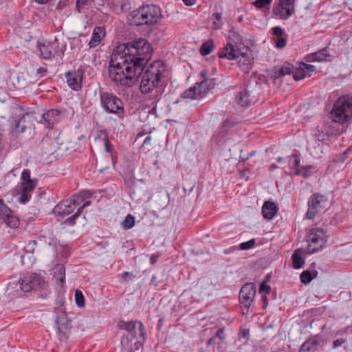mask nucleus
Listing matches in <instances>:
<instances>
[{"label": "nucleus", "instance_id": "17", "mask_svg": "<svg viewBox=\"0 0 352 352\" xmlns=\"http://www.w3.org/2000/svg\"><path fill=\"white\" fill-rule=\"evenodd\" d=\"M38 180L37 179H34V182H21L20 188L18 190V195H20V202L22 204H25L30 199L31 192L36 186Z\"/></svg>", "mask_w": 352, "mask_h": 352}, {"label": "nucleus", "instance_id": "52", "mask_svg": "<svg viewBox=\"0 0 352 352\" xmlns=\"http://www.w3.org/2000/svg\"><path fill=\"white\" fill-rule=\"evenodd\" d=\"M88 0H77L76 4V10L80 12L81 10L87 4Z\"/></svg>", "mask_w": 352, "mask_h": 352}, {"label": "nucleus", "instance_id": "40", "mask_svg": "<svg viewBox=\"0 0 352 352\" xmlns=\"http://www.w3.org/2000/svg\"><path fill=\"white\" fill-rule=\"evenodd\" d=\"M255 245V239H252L248 241L243 242L239 245V249L241 250H248L252 248Z\"/></svg>", "mask_w": 352, "mask_h": 352}, {"label": "nucleus", "instance_id": "34", "mask_svg": "<svg viewBox=\"0 0 352 352\" xmlns=\"http://www.w3.org/2000/svg\"><path fill=\"white\" fill-rule=\"evenodd\" d=\"M3 221L10 228H15L19 225V219L12 213L7 216Z\"/></svg>", "mask_w": 352, "mask_h": 352}, {"label": "nucleus", "instance_id": "63", "mask_svg": "<svg viewBox=\"0 0 352 352\" xmlns=\"http://www.w3.org/2000/svg\"><path fill=\"white\" fill-rule=\"evenodd\" d=\"M197 0H182L184 3L187 6H191L196 3Z\"/></svg>", "mask_w": 352, "mask_h": 352}, {"label": "nucleus", "instance_id": "50", "mask_svg": "<svg viewBox=\"0 0 352 352\" xmlns=\"http://www.w3.org/2000/svg\"><path fill=\"white\" fill-rule=\"evenodd\" d=\"M284 72L282 68L274 67L273 69V76L274 78H279L284 76Z\"/></svg>", "mask_w": 352, "mask_h": 352}, {"label": "nucleus", "instance_id": "8", "mask_svg": "<svg viewBox=\"0 0 352 352\" xmlns=\"http://www.w3.org/2000/svg\"><path fill=\"white\" fill-rule=\"evenodd\" d=\"M101 107L105 112L122 116L124 108L122 100L112 93L102 91L100 93Z\"/></svg>", "mask_w": 352, "mask_h": 352}, {"label": "nucleus", "instance_id": "51", "mask_svg": "<svg viewBox=\"0 0 352 352\" xmlns=\"http://www.w3.org/2000/svg\"><path fill=\"white\" fill-rule=\"evenodd\" d=\"M125 184L127 185L129 188V193L131 195L133 193L135 192L134 190L133 189V186L135 184V182L133 178H130L129 179H125Z\"/></svg>", "mask_w": 352, "mask_h": 352}, {"label": "nucleus", "instance_id": "61", "mask_svg": "<svg viewBox=\"0 0 352 352\" xmlns=\"http://www.w3.org/2000/svg\"><path fill=\"white\" fill-rule=\"evenodd\" d=\"M253 5L257 8H262L264 7V0H256L253 3Z\"/></svg>", "mask_w": 352, "mask_h": 352}, {"label": "nucleus", "instance_id": "18", "mask_svg": "<svg viewBox=\"0 0 352 352\" xmlns=\"http://www.w3.org/2000/svg\"><path fill=\"white\" fill-rule=\"evenodd\" d=\"M322 342V339L319 335L311 336L302 343L298 352H316Z\"/></svg>", "mask_w": 352, "mask_h": 352}, {"label": "nucleus", "instance_id": "13", "mask_svg": "<svg viewBox=\"0 0 352 352\" xmlns=\"http://www.w3.org/2000/svg\"><path fill=\"white\" fill-rule=\"evenodd\" d=\"M83 74L84 72L80 69L67 72L65 78L68 86L74 91L80 90L82 88Z\"/></svg>", "mask_w": 352, "mask_h": 352}, {"label": "nucleus", "instance_id": "27", "mask_svg": "<svg viewBox=\"0 0 352 352\" xmlns=\"http://www.w3.org/2000/svg\"><path fill=\"white\" fill-rule=\"evenodd\" d=\"M236 100L237 104L241 107H248L253 102L250 93L247 90L240 91L236 97Z\"/></svg>", "mask_w": 352, "mask_h": 352}, {"label": "nucleus", "instance_id": "62", "mask_svg": "<svg viewBox=\"0 0 352 352\" xmlns=\"http://www.w3.org/2000/svg\"><path fill=\"white\" fill-rule=\"evenodd\" d=\"M241 335L243 338H247L249 336L250 331L248 329H243L241 331Z\"/></svg>", "mask_w": 352, "mask_h": 352}, {"label": "nucleus", "instance_id": "46", "mask_svg": "<svg viewBox=\"0 0 352 352\" xmlns=\"http://www.w3.org/2000/svg\"><path fill=\"white\" fill-rule=\"evenodd\" d=\"M272 35L277 38L281 37L285 34V32L283 28L279 26H276L272 28Z\"/></svg>", "mask_w": 352, "mask_h": 352}, {"label": "nucleus", "instance_id": "56", "mask_svg": "<svg viewBox=\"0 0 352 352\" xmlns=\"http://www.w3.org/2000/svg\"><path fill=\"white\" fill-rule=\"evenodd\" d=\"M344 342H345V339H344V338H339V339L335 340L333 342V346H333V349H336V348L341 346Z\"/></svg>", "mask_w": 352, "mask_h": 352}, {"label": "nucleus", "instance_id": "2", "mask_svg": "<svg viewBox=\"0 0 352 352\" xmlns=\"http://www.w3.org/2000/svg\"><path fill=\"white\" fill-rule=\"evenodd\" d=\"M164 71L163 62L155 60L146 69L144 73H142L140 90L145 96V99L151 101L153 110L156 109L157 103L160 100L164 91V85L161 82Z\"/></svg>", "mask_w": 352, "mask_h": 352}, {"label": "nucleus", "instance_id": "28", "mask_svg": "<svg viewBox=\"0 0 352 352\" xmlns=\"http://www.w3.org/2000/svg\"><path fill=\"white\" fill-rule=\"evenodd\" d=\"M130 9V3L126 0H114L112 10L118 14L121 12H126Z\"/></svg>", "mask_w": 352, "mask_h": 352}, {"label": "nucleus", "instance_id": "57", "mask_svg": "<svg viewBox=\"0 0 352 352\" xmlns=\"http://www.w3.org/2000/svg\"><path fill=\"white\" fill-rule=\"evenodd\" d=\"M69 0H60L56 6L58 10H63L67 4Z\"/></svg>", "mask_w": 352, "mask_h": 352}, {"label": "nucleus", "instance_id": "58", "mask_svg": "<svg viewBox=\"0 0 352 352\" xmlns=\"http://www.w3.org/2000/svg\"><path fill=\"white\" fill-rule=\"evenodd\" d=\"M47 72V69L45 67H41L36 70V74L39 75L40 77L44 76L46 75Z\"/></svg>", "mask_w": 352, "mask_h": 352}, {"label": "nucleus", "instance_id": "43", "mask_svg": "<svg viewBox=\"0 0 352 352\" xmlns=\"http://www.w3.org/2000/svg\"><path fill=\"white\" fill-rule=\"evenodd\" d=\"M239 67L245 73H248L250 69V60L249 59H244L243 62L241 60H239Z\"/></svg>", "mask_w": 352, "mask_h": 352}, {"label": "nucleus", "instance_id": "10", "mask_svg": "<svg viewBox=\"0 0 352 352\" xmlns=\"http://www.w3.org/2000/svg\"><path fill=\"white\" fill-rule=\"evenodd\" d=\"M328 205V199L320 193H314L308 200V210L306 212V217L308 219H314L316 215L324 210Z\"/></svg>", "mask_w": 352, "mask_h": 352}, {"label": "nucleus", "instance_id": "25", "mask_svg": "<svg viewBox=\"0 0 352 352\" xmlns=\"http://www.w3.org/2000/svg\"><path fill=\"white\" fill-rule=\"evenodd\" d=\"M292 265L294 269H300L305 264L304 251L300 249H296L292 256Z\"/></svg>", "mask_w": 352, "mask_h": 352}, {"label": "nucleus", "instance_id": "21", "mask_svg": "<svg viewBox=\"0 0 352 352\" xmlns=\"http://www.w3.org/2000/svg\"><path fill=\"white\" fill-rule=\"evenodd\" d=\"M329 57H331V54L329 53L327 47H324L314 53L307 54L304 60L308 63L322 62L328 60V58Z\"/></svg>", "mask_w": 352, "mask_h": 352}, {"label": "nucleus", "instance_id": "4", "mask_svg": "<svg viewBox=\"0 0 352 352\" xmlns=\"http://www.w3.org/2000/svg\"><path fill=\"white\" fill-rule=\"evenodd\" d=\"M162 18V12L159 6L146 5L131 12L127 16L128 22L132 25H153Z\"/></svg>", "mask_w": 352, "mask_h": 352}, {"label": "nucleus", "instance_id": "60", "mask_svg": "<svg viewBox=\"0 0 352 352\" xmlns=\"http://www.w3.org/2000/svg\"><path fill=\"white\" fill-rule=\"evenodd\" d=\"M249 173H250V171L248 169H244L240 172V177L241 178L245 179V180H248L249 178Z\"/></svg>", "mask_w": 352, "mask_h": 352}, {"label": "nucleus", "instance_id": "6", "mask_svg": "<svg viewBox=\"0 0 352 352\" xmlns=\"http://www.w3.org/2000/svg\"><path fill=\"white\" fill-rule=\"evenodd\" d=\"M352 113V97L343 95L334 102L331 111L334 122L344 124L346 122Z\"/></svg>", "mask_w": 352, "mask_h": 352}, {"label": "nucleus", "instance_id": "29", "mask_svg": "<svg viewBox=\"0 0 352 352\" xmlns=\"http://www.w3.org/2000/svg\"><path fill=\"white\" fill-rule=\"evenodd\" d=\"M54 277L58 280L63 286L65 281V268L63 264L58 263L54 268Z\"/></svg>", "mask_w": 352, "mask_h": 352}, {"label": "nucleus", "instance_id": "45", "mask_svg": "<svg viewBox=\"0 0 352 352\" xmlns=\"http://www.w3.org/2000/svg\"><path fill=\"white\" fill-rule=\"evenodd\" d=\"M292 157L294 158V160L291 164V168L294 170V173H296V171L298 170V168H300V157L298 155L293 154Z\"/></svg>", "mask_w": 352, "mask_h": 352}, {"label": "nucleus", "instance_id": "30", "mask_svg": "<svg viewBox=\"0 0 352 352\" xmlns=\"http://www.w3.org/2000/svg\"><path fill=\"white\" fill-rule=\"evenodd\" d=\"M318 276V272L316 270H305L300 276V281L307 285L309 284L313 279L316 278Z\"/></svg>", "mask_w": 352, "mask_h": 352}, {"label": "nucleus", "instance_id": "32", "mask_svg": "<svg viewBox=\"0 0 352 352\" xmlns=\"http://www.w3.org/2000/svg\"><path fill=\"white\" fill-rule=\"evenodd\" d=\"M293 78L296 81L300 80L307 76V73L303 67H301V62L299 63L298 67H294L292 72Z\"/></svg>", "mask_w": 352, "mask_h": 352}, {"label": "nucleus", "instance_id": "5", "mask_svg": "<svg viewBox=\"0 0 352 352\" xmlns=\"http://www.w3.org/2000/svg\"><path fill=\"white\" fill-rule=\"evenodd\" d=\"M14 285H15L14 287L16 288V291L19 289L24 292H28L34 289L43 298H47L50 293L47 283L36 273H32L21 278L16 283H10V286Z\"/></svg>", "mask_w": 352, "mask_h": 352}, {"label": "nucleus", "instance_id": "42", "mask_svg": "<svg viewBox=\"0 0 352 352\" xmlns=\"http://www.w3.org/2000/svg\"><path fill=\"white\" fill-rule=\"evenodd\" d=\"M21 182H34V179L30 177V170L29 169H24L22 171L21 176Z\"/></svg>", "mask_w": 352, "mask_h": 352}, {"label": "nucleus", "instance_id": "3", "mask_svg": "<svg viewBox=\"0 0 352 352\" xmlns=\"http://www.w3.org/2000/svg\"><path fill=\"white\" fill-rule=\"evenodd\" d=\"M91 196V194L89 191H84L79 195H74L69 199L59 202L53 209V212L63 218L74 212L64 221L68 226H74L76 223V219L80 214V204Z\"/></svg>", "mask_w": 352, "mask_h": 352}, {"label": "nucleus", "instance_id": "20", "mask_svg": "<svg viewBox=\"0 0 352 352\" xmlns=\"http://www.w3.org/2000/svg\"><path fill=\"white\" fill-rule=\"evenodd\" d=\"M138 325L140 334H143L144 326L141 322L135 321V322H125L124 320H120L118 323V327L120 329H124L127 331L129 333L131 334V336L134 338L137 336L136 332V325Z\"/></svg>", "mask_w": 352, "mask_h": 352}, {"label": "nucleus", "instance_id": "19", "mask_svg": "<svg viewBox=\"0 0 352 352\" xmlns=\"http://www.w3.org/2000/svg\"><path fill=\"white\" fill-rule=\"evenodd\" d=\"M60 111L58 109H50L44 113L42 116L41 123L47 128L52 129L54 124L58 122V116Z\"/></svg>", "mask_w": 352, "mask_h": 352}, {"label": "nucleus", "instance_id": "36", "mask_svg": "<svg viewBox=\"0 0 352 352\" xmlns=\"http://www.w3.org/2000/svg\"><path fill=\"white\" fill-rule=\"evenodd\" d=\"M75 301L78 307H85V298L81 291L76 290L75 292Z\"/></svg>", "mask_w": 352, "mask_h": 352}, {"label": "nucleus", "instance_id": "31", "mask_svg": "<svg viewBox=\"0 0 352 352\" xmlns=\"http://www.w3.org/2000/svg\"><path fill=\"white\" fill-rule=\"evenodd\" d=\"M214 47V43L212 40H208L204 42L200 47V54L205 56L210 54Z\"/></svg>", "mask_w": 352, "mask_h": 352}, {"label": "nucleus", "instance_id": "54", "mask_svg": "<svg viewBox=\"0 0 352 352\" xmlns=\"http://www.w3.org/2000/svg\"><path fill=\"white\" fill-rule=\"evenodd\" d=\"M104 143L105 151L107 153H111L113 151V146L111 144V142L108 139L106 141H104Z\"/></svg>", "mask_w": 352, "mask_h": 352}, {"label": "nucleus", "instance_id": "53", "mask_svg": "<svg viewBox=\"0 0 352 352\" xmlns=\"http://www.w3.org/2000/svg\"><path fill=\"white\" fill-rule=\"evenodd\" d=\"M108 135L107 134V133L104 131H100L97 135L96 136L95 138V140H102L103 142L106 141L107 140H108Z\"/></svg>", "mask_w": 352, "mask_h": 352}, {"label": "nucleus", "instance_id": "35", "mask_svg": "<svg viewBox=\"0 0 352 352\" xmlns=\"http://www.w3.org/2000/svg\"><path fill=\"white\" fill-rule=\"evenodd\" d=\"M311 169L312 166L311 165L302 166L300 168H298L295 175H302L304 178H308L310 176L309 172Z\"/></svg>", "mask_w": 352, "mask_h": 352}, {"label": "nucleus", "instance_id": "44", "mask_svg": "<svg viewBox=\"0 0 352 352\" xmlns=\"http://www.w3.org/2000/svg\"><path fill=\"white\" fill-rule=\"evenodd\" d=\"M283 71L284 72V75L291 74L293 72V69H294V66L287 62L284 63V64L281 66Z\"/></svg>", "mask_w": 352, "mask_h": 352}, {"label": "nucleus", "instance_id": "41", "mask_svg": "<svg viewBox=\"0 0 352 352\" xmlns=\"http://www.w3.org/2000/svg\"><path fill=\"white\" fill-rule=\"evenodd\" d=\"M287 43V35L285 36H281L277 38V40L275 41V46L278 49H283L285 47Z\"/></svg>", "mask_w": 352, "mask_h": 352}, {"label": "nucleus", "instance_id": "7", "mask_svg": "<svg viewBox=\"0 0 352 352\" xmlns=\"http://www.w3.org/2000/svg\"><path fill=\"white\" fill-rule=\"evenodd\" d=\"M201 76L204 78L203 80L199 83L197 82L193 87L186 89L183 93L184 98L196 99L198 97H202L214 87L216 85L215 79L206 78V70H202L201 72Z\"/></svg>", "mask_w": 352, "mask_h": 352}, {"label": "nucleus", "instance_id": "16", "mask_svg": "<svg viewBox=\"0 0 352 352\" xmlns=\"http://www.w3.org/2000/svg\"><path fill=\"white\" fill-rule=\"evenodd\" d=\"M27 116H28V113L23 115L19 118H12L10 120V133L12 136H17L19 134L25 131L28 128L25 124V118Z\"/></svg>", "mask_w": 352, "mask_h": 352}, {"label": "nucleus", "instance_id": "1", "mask_svg": "<svg viewBox=\"0 0 352 352\" xmlns=\"http://www.w3.org/2000/svg\"><path fill=\"white\" fill-rule=\"evenodd\" d=\"M151 53V44L142 38L118 46L109 61V77L116 85L132 86L141 76Z\"/></svg>", "mask_w": 352, "mask_h": 352}, {"label": "nucleus", "instance_id": "49", "mask_svg": "<svg viewBox=\"0 0 352 352\" xmlns=\"http://www.w3.org/2000/svg\"><path fill=\"white\" fill-rule=\"evenodd\" d=\"M214 336L216 337V339L219 340L218 344L223 342L226 338L223 329H219Z\"/></svg>", "mask_w": 352, "mask_h": 352}, {"label": "nucleus", "instance_id": "26", "mask_svg": "<svg viewBox=\"0 0 352 352\" xmlns=\"http://www.w3.org/2000/svg\"><path fill=\"white\" fill-rule=\"evenodd\" d=\"M278 212V205L272 201H265V219L271 220Z\"/></svg>", "mask_w": 352, "mask_h": 352}, {"label": "nucleus", "instance_id": "24", "mask_svg": "<svg viewBox=\"0 0 352 352\" xmlns=\"http://www.w3.org/2000/svg\"><path fill=\"white\" fill-rule=\"evenodd\" d=\"M338 122H334L333 119L330 122L325 123L323 125L324 133L330 138L338 137L342 131H340V125Z\"/></svg>", "mask_w": 352, "mask_h": 352}, {"label": "nucleus", "instance_id": "38", "mask_svg": "<svg viewBox=\"0 0 352 352\" xmlns=\"http://www.w3.org/2000/svg\"><path fill=\"white\" fill-rule=\"evenodd\" d=\"M315 136L316 137L317 140L321 142H323L324 140H329V137L324 133V130L323 126L319 129H317V131L315 133Z\"/></svg>", "mask_w": 352, "mask_h": 352}, {"label": "nucleus", "instance_id": "12", "mask_svg": "<svg viewBox=\"0 0 352 352\" xmlns=\"http://www.w3.org/2000/svg\"><path fill=\"white\" fill-rule=\"evenodd\" d=\"M296 0H279L275 3L272 12L274 14L281 20H286L295 12Z\"/></svg>", "mask_w": 352, "mask_h": 352}, {"label": "nucleus", "instance_id": "9", "mask_svg": "<svg viewBox=\"0 0 352 352\" xmlns=\"http://www.w3.org/2000/svg\"><path fill=\"white\" fill-rule=\"evenodd\" d=\"M309 253L313 254L322 250L327 243L326 232L322 228H311L307 236Z\"/></svg>", "mask_w": 352, "mask_h": 352}, {"label": "nucleus", "instance_id": "37", "mask_svg": "<svg viewBox=\"0 0 352 352\" xmlns=\"http://www.w3.org/2000/svg\"><path fill=\"white\" fill-rule=\"evenodd\" d=\"M135 224V218L131 214H128L122 223V226L125 229L131 228Z\"/></svg>", "mask_w": 352, "mask_h": 352}, {"label": "nucleus", "instance_id": "59", "mask_svg": "<svg viewBox=\"0 0 352 352\" xmlns=\"http://www.w3.org/2000/svg\"><path fill=\"white\" fill-rule=\"evenodd\" d=\"M122 277L124 280H131L132 278H133L135 277V276L131 272H125L122 274Z\"/></svg>", "mask_w": 352, "mask_h": 352}, {"label": "nucleus", "instance_id": "55", "mask_svg": "<svg viewBox=\"0 0 352 352\" xmlns=\"http://www.w3.org/2000/svg\"><path fill=\"white\" fill-rule=\"evenodd\" d=\"M36 244H37L36 241H35V240L30 241L26 246L28 251L34 252V248H35V246L36 245Z\"/></svg>", "mask_w": 352, "mask_h": 352}, {"label": "nucleus", "instance_id": "23", "mask_svg": "<svg viewBox=\"0 0 352 352\" xmlns=\"http://www.w3.org/2000/svg\"><path fill=\"white\" fill-rule=\"evenodd\" d=\"M105 29L104 27H96L92 33V37L89 43V45L91 48L96 47L101 42L102 39L105 36Z\"/></svg>", "mask_w": 352, "mask_h": 352}, {"label": "nucleus", "instance_id": "33", "mask_svg": "<svg viewBox=\"0 0 352 352\" xmlns=\"http://www.w3.org/2000/svg\"><path fill=\"white\" fill-rule=\"evenodd\" d=\"M42 148L45 151V153H52L55 149L54 141L50 138H44L41 142Z\"/></svg>", "mask_w": 352, "mask_h": 352}, {"label": "nucleus", "instance_id": "48", "mask_svg": "<svg viewBox=\"0 0 352 352\" xmlns=\"http://www.w3.org/2000/svg\"><path fill=\"white\" fill-rule=\"evenodd\" d=\"M212 17L214 18V21L213 22V25L214 26V28H219L220 25L219 22L221 21L222 18V14L221 12H214L212 14Z\"/></svg>", "mask_w": 352, "mask_h": 352}, {"label": "nucleus", "instance_id": "14", "mask_svg": "<svg viewBox=\"0 0 352 352\" xmlns=\"http://www.w3.org/2000/svg\"><path fill=\"white\" fill-rule=\"evenodd\" d=\"M39 50L44 59H50L55 56H60L63 53L59 47L58 43L56 41L41 45Z\"/></svg>", "mask_w": 352, "mask_h": 352}, {"label": "nucleus", "instance_id": "22", "mask_svg": "<svg viewBox=\"0 0 352 352\" xmlns=\"http://www.w3.org/2000/svg\"><path fill=\"white\" fill-rule=\"evenodd\" d=\"M239 54L240 52L239 50L234 49V46L230 43H227L219 52V56L220 58H226L229 60L239 58Z\"/></svg>", "mask_w": 352, "mask_h": 352}, {"label": "nucleus", "instance_id": "47", "mask_svg": "<svg viewBox=\"0 0 352 352\" xmlns=\"http://www.w3.org/2000/svg\"><path fill=\"white\" fill-rule=\"evenodd\" d=\"M301 67H303L305 72L307 71V76H310L311 74L309 73L314 72L316 70V67L314 65L307 64L303 62H301Z\"/></svg>", "mask_w": 352, "mask_h": 352}, {"label": "nucleus", "instance_id": "11", "mask_svg": "<svg viewBox=\"0 0 352 352\" xmlns=\"http://www.w3.org/2000/svg\"><path fill=\"white\" fill-rule=\"evenodd\" d=\"M256 295V286L253 283L245 284L241 289L239 299L243 314H248Z\"/></svg>", "mask_w": 352, "mask_h": 352}, {"label": "nucleus", "instance_id": "15", "mask_svg": "<svg viewBox=\"0 0 352 352\" xmlns=\"http://www.w3.org/2000/svg\"><path fill=\"white\" fill-rule=\"evenodd\" d=\"M56 315V322L58 326V329L64 328L65 329L72 328V320L68 318L66 314L64 303L61 302L60 305L55 308Z\"/></svg>", "mask_w": 352, "mask_h": 352}, {"label": "nucleus", "instance_id": "64", "mask_svg": "<svg viewBox=\"0 0 352 352\" xmlns=\"http://www.w3.org/2000/svg\"><path fill=\"white\" fill-rule=\"evenodd\" d=\"M215 342H216V337L212 336V338H210V339L208 340L206 344L208 346H209V345H212V344H214Z\"/></svg>", "mask_w": 352, "mask_h": 352}, {"label": "nucleus", "instance_id": "39", "mask_svg": "<svg viewBox=\"0 0 352 352\" xmlns=\"http://www.w3.org/2000/svg\"><path fill=\"white\" fill-rule=\"evenodd\" d=\"M12 213V210L4 204L3 202L0 204V217L2 219H4L7 216Z\"/></svg>", "mask_w": 352, "mask_h": 352}]
</instances>
